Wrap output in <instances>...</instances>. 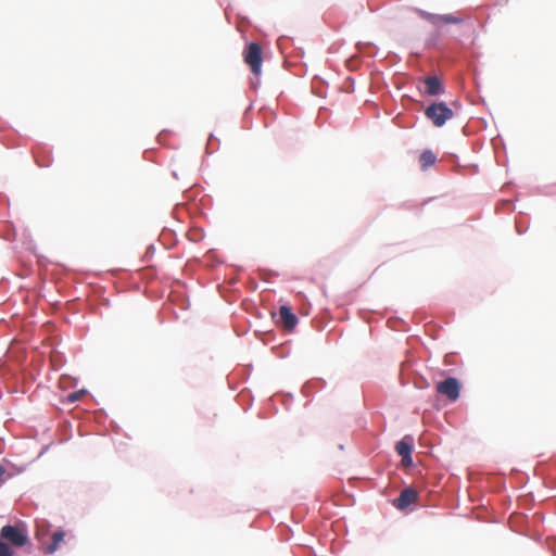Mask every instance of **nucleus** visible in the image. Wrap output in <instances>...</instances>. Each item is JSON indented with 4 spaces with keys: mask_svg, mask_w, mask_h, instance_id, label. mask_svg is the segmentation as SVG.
<instances>
[{
    "mask_svg": "<svg viewBox=\"0 0 556 556\" xmlns=\"http://www.w3.org/2000/svg\"><path fill=\"white\" fill-rule=\"evenodd\" d=\"M0 539L13 547H23L28 543L27 530L23 525H7L0 530Z\"/></svg>",
    "mask_w": 556,
    "mask_h": 556,
    "instance_id": "1",
    "label": "nucleus"
},
{
    "mask_svg": "<svg viewBox=\"0 0 556 556\" xmlns=\"http://www.w3.org/2000/svg\"><path fill=\"white\" fill-rule=\"evenodd\" d=\"M425 115L434 126L442 127L453 118L454 113L444 102H434L425 110Z\"/></svg>",
    "mask_w": 556,
    "mask_h": 556,
    "instance_id": "2",
    "label": "nucleus"
},
{
    "mask_svg": "<svg viewBox=\"0 0 556 556\" xmlns=\"http://www.w3.org/2000/svg\"><path fill=\"white\" fill-rule=\"evenodd\" d=\"M262 49L258 43L251 42L244 51V62L250 66L252 73L258 76L262 72Z\"/></svg>",
    "mask_w": 556,
    "mask_h": 556,
    "instance_id": "3",
    "label": "nucleus"
},
{
    "mask_svg": "<svg viewBox=\"0 0 556 556\" xmlns=\"http://www.w3.org/2000/svg\"><path fill=\"white\" fill-rule=\"evenodd\" d=\"M439 394L445 395L450 401L455 402L459 397L460 383L456 378L450 377L435 386Z\"/></svg>",
    "mask_w": 556,
    "mask_h": 556,
    "instance_id": "4",
    "label": "nucleus"
},
{
    "mask_svg": "<svg viewBox=\"0 0 556 556\" xmlns=\"http://www.w3.org/2000/svg\"><path fill=\"white\" fill-rule=\"evenodd\" d=\"M418 14L421 18L431 23L434 26H438L440 23L445 24H460L463 22V17L455 14H432L426 11L419 10Z\"/></svg>",
    "mask_w": 556,
    "mask_h": 556,
    "instance_id": "5",
    "label": "nucleus"
},
{
    "mask_svg": "<svg viewBox=\"0 0 556 556\" xmlns=\"http://www.w3.org/2000/svg\"><path fill=\"white\" fill-rule=\"evenodd\" d=\"M279 323L286 331L290 332L295 328L298 317L291 312L289 306L282 305L279 308Z\"/></svg>",
    "mask_w": 556,
    "mask_h": 556,
    "instance_id": "6",
    "label": "nucleus"
},
{
    "mask_svg": "<svg viewBox=\"0 0 556 556\" xmlns=\"http://www.w3.org/2000/svg\"><path fill=\"white\" fill-rule=\"evenodd\" d=\"M418 494L417 492L412 488H406L401 491L400 496L394 500V506L397 509H405L410 504L415 503L417 501Z\"/></svg>",
    "mask_w": 556,
    "mask_h": 556,
    "instance_id": "7",
    "label": "nucleus"
},
{
    "mask_svg": "<svg viewBox=\"0 0 556 556\" xmlns=\"http://www.w3.org/2000/svg\"><path fill=\"white\" fill-rule=\"evenodd\" d=\"M425 85H426V92L429 96H437V94L441 93L443 90L440 79L435 76L427 77L425 80Z\"/></svg>",
    "mask_w": 556,
    "mask_h": 556,
    "instance_id": "8",
    "label": "nucleus"
},
{
    "mask_svg": "<svg viewBox=\"0 0 556 556\" xmlns=\"http://www.w3.org/2000/svg\"><path fill=\"white\" fill-rule=\"evenodd\" d=\"M395 450L401 457H407L413 451V439L409 435L404 437L396 443Z\"/></svg>",
    "mask_w": 556,
    "mask_h": 556,
    "instance_id": "9",
    "label": "nucleus"
},
{
    "mask_svg": "<svg viewBox=\"0 0 556 556\" xmlns=\"http://www.w3.org/2000/svg\"><path fill=\"white\" fill-rule=\"evenodd\" d=\"M64 538H65L64 531L59 530V531L53 532L51 535V543L45 546V553L46 554L54 553L58 549L60 543L63 542Z\"/></svg>",
    "mask_w": 556,
    "mask_h": 556,
    "instance_id": "10",
    "label": "nucleus"
},
{
    "mask_svg": "<svg viewBox=\"0 0 556 556\" xmlns=\"http://www.w3.org/2000/svg\"><path fill=\"white\" fill-rule=\"evenodd\" d=\"M437 162V155L431 150H425L419 156L421 169L426 170Z\"/></svg>",
    "mask_w": 556,
    "mask_h": 556,
    "instance_id": "11",
    "label": "nucleus"
},
{
    "mask_svg": "<svg viewBox=\"0 0 556 556\" xmlns=\"http://www.w3.org/2000/svg\"><path fill=\"white\" fill-rule=\"evenodd\" d=\"M0 556H14L12 548L0 539Z\"/></svg>",
    "mask_w": 556,
    "mask_h": 556,
    "instance_id": "12",
    "label": "nucleus"
},
{
    "mask_svg": "<svg viewBox=\"0 0 556 556\" xmlns=\"http://www.w3.org/2000/svg\"><path fill=\"white\" fill-rule=\"evenodd\" d=\"M85 395V391H75L67 395V402L68 403H75L79 401Z\"/></svg>",
    "mask_w": 556,
    "mask_h": 556,
    "instance_id": "13",
    "label": "nucleus"
},
{
    "mask_svg": "<svg viewBox=\"0 0 556 556\" xmlns=\"http://www.w3.org/2000/svg\"><path fill=\"white\" fill-rule=\"evenodd\" d=\"M412 463H413L412 454H409L407 457H402L403 466L408 467L412 465Z\"/></svg>",
    "mask_w": 556,
    "mask_h": 556,
    "instance_id": "14",
    "label": "nucleus"
},
{
    "mask_svg": "<svg viewBox=\"0 0 556 556\" xmlns=\"http://www.w3.org/2000/svg\"><path fill=\"white\" fill-rule=\"evenodd\" d=\"M5 472V468L2 465H0V483L4 482Z\"/></svg>",
    "mask_w": 556,
    "mask_h": 556,
    "instance_id": "15",
    "label": "nucleus"
}]
</instances>
